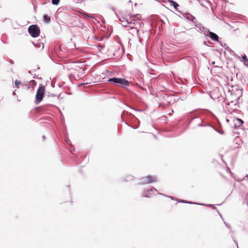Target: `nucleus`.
<instances>
[{
  "label": "nucleus",
  "mask_w": 248,
  "mask_h": 248,
  "mask_svg": "<svg viewBox=\"0 0 248 248\" xmlns=\"http://www.w3.org/2000/svg\"><path fill=\"white\" fill-rule=\"evenodd\" d=\"M10 64H13L14 63V62L13 60H11L10 61Z\"/></svg>",
  "instance_id": "7c9ffc66"
},
{
  "label": "nucleus",
  "mask_w": 248,
  "mask_h": 248,
  "mask_svg": "<svg viewBox=\"0 0 248 248\" xmlns=\"http://www.w3.org/2000/svg\"><path fill=\"white\" fill-rule=\"evenodd\" d=\"M60 2V0H52V3L53 5H57Z\"/></svg>",
  "instance_id": "4be33fe9"
},
{
  "label": "nucleus",
  "mask_w": 248,
  "mask_h": 248,
  "mask_svg": "<svg viewBox=\"0 0 248 248\" xmlns=\"http://www.w3.org/2000/svg\"><path fill=\"white\" fill-rule=\"evenodd\" d=\"M16 90H15L13 92V95H15L16 94Z\"/></svg>",
  "instance_id": "72a5a7b5"
},
{
  "label": "nucleus",
  "mask_w": 248,
  "mask_h": 248,
  "mask_svg": "<svg viewBox=\"0 0 248 248\" xmlns=\"http://www.w3.org/2000/svg\"><path fill=\"white\" fill-rule=\"evenodd\" d=\"M215 129H214V130L215 131L217 132L219 134H222V135H223L224 134V132L222 130L220 129H217V128H216L215 127Z\"/></svg>",
  "instance_id": "412c9836"
},
{
  "label": "nucleus",
  "mask_w": 248,
  "mask_h": 248,
  "mask_svg": "<svg viewBox=\"0 0 248 248\" xmlns=\"http://www.w3.org/2000/svg\"><path fill=\"white\" fill-rule=\"evenodd\" d=\"M195 26L197 28V30L203 33L205 36L208 35L207 33L208 32H209V30L205 28L202 24L197 23L195 25Z\"/></svg>",
  "instance_id": "0eeeda50"
},
{
  "label": "nucleus",
  "mask_w": 248,
  "mask_h": 248,
  "mask_svg": "<svg viewBox=\"0 0 248 248\" xmlns=\"http://www.w3.org/2000/svg\"><path fill=\"white\" fill-rule=\"evenodd\" d=\"M133 179V177L132 175H128L126 176L124 179H123V181H129Z\"/></svg>",
  "instance_id": "a211bd4d"
},
{
  "label": "nucleus",
  "mask_w": 248,
  "mask_h": 248,
  "mask_svg": "<svg viewBox=\"0 0 248 248\" xmlns=\"http://www.w3.org/2000/svg\"><path fill=\"white\" fill-rule=\"evenodd\" d=\"M203 44H204V45H205V46H209L208 45H207V44H206V41H204V42H203Z\"/></svg>",
  "instance_id": "473e14b6"
},
{
  "label": "nucleus",
  "mask_w": 248,
  "mask_h": 248,
  "mask_svg": "<svg viewBox=\"0 0 248 248\" xmlns=\"http://www.w3.org/2000/svg\"><path fill=\"white\" fill-rule=\"evenodd\" d=\"M28 32L31 37L36 38L40 35V30L37 25H31L28 28Z\"/></svg>",
  "instance_id": "20e7f679"
},
{
  "label": "nucleus",
  "mask_w": 248,
  "mask_h": 248,
  "mask_svg": "<svg viewBox=\"0 0 248 248\" xmlns=\"http://www.w3.org/2000/svg\"><path fill=\"white\" fill-rule=\"evenodd\" d=\"M119 20L121 22H123V21L121 20V18H119ZM121 24H122L123 26L124 27H129L131 29H134V27L133 26H131L130 25H127L125 24H123L122 23H121Z\"/></svg>",
  "instance_id": "aec40b11"
},
{
  "label": "nucleus",
  "mask_w": 248,
  "mask_h": 248,
  "mask_svg": "<svg viewBox=\"0 0 248 248\" xmlns=\"http://www.w3.org/2000/svg\"><path fill=\"white\" fill-rule=\"evenodd\" d=\"M123 17V19H124L126 23L128 24V22H129V20L126 17Z\"/></svg>",
  "instance_id": "a878e982"
},
{
  "label": "nucleus",
  "mask_w": 248,
  "mask_h": 248,
  "mask_svg": "<svg viewBox=\"0 0 248 248\" xmlns=\"http://www.w3.org/2000/svg\"><path fill=\"white\" fill-rule=\"evenodd\" d=\"M244 123V122L242 120L239 118H237L234 123V125L236 126H240Z\"/></svg>",
  "instance_id": "ddd939ff"
},
{
  "label": "nucleus",
  "mask_w": 248,
  "mask_h": 248,
  "mask_svg": "<svg viewBox=\"0 0 248 248\" xmlns=\"http://www.w3.org/2000/svg\"><path fill=\"white\" fill-rule=\"evenodd\" d=\"M144 197L146 198H150V196L149 194H147L144 196Z\"/></svg>",
  "instance_id": "c756f323"
},
{
  "label": "nucleus",
  "mask_w": 248,
  "mask_h": 248,
  "mask_svg": "<svg viewBox=\"0 0 248 248\" xmlns=\"http://www.w3.org/2000/svg\"><path fill=\"white\" fill-rule=\"evenodd\" d=\"M138 14H136V15H134L133 16H132L131 17H130V21H129V22H128V24H129V25H130L131 26H132V25L133 24H135V18H137L138 19H139V17H138Z\"/></svg>",
  "instance_id": "9b49d317"
},
{
  "label": "nucleus",
  "mask_w": 248,
  "mask_h": 248,
  "mask_svg": "<svg viewBox=\"0 0 248 248\" xmlns=\"http://www.w3.org/2000/svg\"><path fill=\"white\" fill-rule=\"evenodd\" d=\"M212 64H215V62H213L212 63Z\"/></svg>",
  "instance_id": "e433bc0d"
},
{
  "label": "nucleus",
  "mask_w": 248,
  "mask_h": 248,
  "mask_svg": "<svg viewBox=\"0 0 248 248\" xmlns=\"http://www.w3.org/2000/svg\"><path fill=\"white\" fill-rule=\"evenodd\" d=\"M230 54H231V55H233V56H236V57H238L239 59H240V57H239L238 56H237V55L236 54V53H235V52H234V51H233V50H232V51H231V53H230Z\"/></svg>",
  "instance_id": "5701e85b"
},
{
  "label": "nucleus",
  "mask_w": 248,
  "mask_h": 248,
  "mask_svg": "<svg viewBox=\"0 0 248 248\" xmlns=\"http://www.w3.org/2000/svg\"><path fill=\"white\" fill-rule=\"evenodd\" d=\"M194 112H189L188 115L189 117V120L187 124L191 125L193 129H196L198 127L206 126L211 127L213 129H215L213 125L205 121L204 117L201 116L199 114L194 113Z\"/></svg>",
  "instance_id": "f257e3e1"
},
{
  "label": "nucleus",
  "mask_w": 248,
  "mask_h": 248,
  "mask_svg": "<svg viewBox=\"0 0 248 248\" xmlns=\"http://www.w3.org/2000/svg\"><path fill=\"white\" fill-rule=\"evenodd\" d=\"M80 14H81L82 16L86 17H88V18H93L94 17L89 15L88 14H87V13L86 12H79Z\"/></svg>",
  "instance_id": "f3484780"
},
{
  "label": "nucleus",
  "mask_w": 248,
  "mask_h": 248,
  "mask_svg": "<svg viewBox=\"0 0 248 248\" xmlns=\"http://www.w3.org/2000/svg\"><path fill=\"white\" fill-rule=\"evenodd\" d=\"M69 140H66V142H68Z\"/></svg>",
  "instance_id": "a19ab883"
},
{
  "label": "nucleus",
  "mask_w": 248,
  "mask_h": 248,
  "mask_svg": "<svg viewBox=\"0 0 248 248\" xmlns=\"http://www.w3.org/2000/svg\"><path fill=\"white\" fill-rule=\"evenodd\" d=\"M21 83V81L18 80H16L15 81V87L18 89L19 88V85Z\"/></svg>",
  "instance_id": "6ab92c4d"
},
{
  "label": "nucleus",
  "mask_w": 248,
  "mask_h": 248,
  "mask_svg": "<svg viewBox=\"0 0 248 248\" xmlns=\"http://www.w3.org/2000/svg\"><path fill=\"white\" fill-rule=\"evenodd\" d=\"M226 50L228 52H229L231 53V51L232 50L230 48H229L228 46L227 47V48H225Z\"/></svg>",
  "instance_id": "bb28decb"
},
{
  "label": "nucleus",
  "mask_w": 248,
  "mask_h": 248,
  "mask_svg": "<svg viewBox=\"0 0 248 248\" xmlns=\"http://www.w3.org/2000/svg\"><path fill=\"white\" fill-rule=\"evenodd\" d=\"M208 206H209V207H212V208H213L214 209L216 208V207L213 204H208Z\"/></svg>",
  "instance_id": "cd10ccee"
},
{
  "label": "nucleus",
  "mask_w": 248,
  "mask_h": 248,
  "mask_svg": "<svg viewBox=\"0 0 248 248\" xmlns=\"http://www.w3.org/2000/svg\"><path fill=\"white\" fill-rule=\"evenodd\" d=\"M150 190H151V191H153V190H155V191H157L156 189L154 188V187H152L150 189H149L148 190H147V192H150Z\"/></svg>",
  "instance_id": "393cba45"
},
{
  "label": "nucleus",
  "mask_w": 248,
  "mask_h": 248,
  "mask_svg": "<svg viewBox=\"0 0 248 248\" xmlns=\"http://www.w3.org/2000/svg\"><path fill=\"white\" fill-rule=\"evenodd\" d=\"M185 17L188 20L192 21L193 23L196 24L197 22V20L193 16L191 15L190 14L187 13L184 15Z\"/></svg>",
  "instance_id": "1a4fd4ad"
},
{
  "label": "nucleus",
  "mask_w": 248,
  "mask_h": 248,
  "mask_svg": "<svg viewBox=\"0 0 248 248\" xmlns=\"http://www.w3.org/2000/svg\"><path fill=\"white\" fill-rule=\"evenodd\" d=\"M178 202H179L188 203V204H198V205H204L203 204L193 202H189V201H185V200H181L178 201Z\"/></svg>",
  "instance_id": "2eb2a0df"
},
{
  "label": "nucleus",
  "mask_w": 248,
  "mask_h": 248,
  "mask_svg": "<svg viewBox=\"0 0 248 248\" xmlns=\"http://www.w3.org/2000/svg\"><path fill=\"white\" fill-rule=\"evenodd\" d=\"M42 48H44V44H42Z\"/></svg>",
  "instance_id": "ea45409f"
},
{
  "label": "nucleus",
  "mask_w": 248,
  "mask_h": 248,
  "mask_svg": "<svg viewBox=\"0 0 248 248\" xmlns=\"http://www.w3.org/2000/svg\"><path fill=\"white\" fill-rule=\"evenodd\" d=\"M45 92V87L40 84L38 89H37L35 96L36 100L35 101V103L36 104H38L41 101H42L44 96Z\"/></svg>",
  "instance_id": "7ed1b4c3"
},
{
  "label": "nucleus",
  "mask_w": 248,
  "mask_h": 248,
  "mask_svg": "<svg viewBox=\"0 0 248 248\" xmlns=\"http://www.w3.org/2000/svg\"><path fill=\"white\" fill-rule=\"evenodd\" d=\"M32 43L35 46H36L37 45L35 44L33 42H32Z\"/></svg>",
  "instance_id": "f704fd0d"
},
{
  "label": "nucleus",
  "mask_w": 248,
  "mask_h": 248,
  "mask_svg": "<svg viewBox=\"0 0 248 248\" xmlns=\"http://www.w3.org/2000/svg\"><path fill=\"white\" fill-rule=\"evenodd\" d=\"M208 43H209V44H211V43L210 42V41H208Z\"/></svg>",
  "instance_id": "58836bf2"
},
{
  "label": "nucleus",
  "mask_w": 248,
  "mask_h": 248,
  "mask_svg": "<svg viewBox=\"0 0 248 248\" xmlns=\"http://www.w3.org/2000/svg\"><path fill=\"white\" fill-rule=\"evenodd\" d=\"M79 1H85V0H78Z\"/></svg>",
  "instance_id": "4c0bfd02"
},
{
  "label": "nucleus",
  "mask_w": 248,
  "mask_h": 248,
  "mask_svg": "<svg viewBox=\"0 0 248 248\" xmlns=\"http://www.w3.org/2000/svg\"><path fill=\"white\" fill-rule=\"evenodd\" d=\"M161 97L166 101V102L169 104H170V99L171 98V96H169L168 95L164 93L161 96Z\"/></svg>",
  "instance_id": "f8f14e48"
},
{
  "label": "nucleus",
  "mask_w": 248,
  "mask_h": 248,
  "mask_svg": "<svg viewBox=\"0 0 248 248\" xmlns=\"http://www.w3.org/2000/svg\"><path fill=\"white\" fill-rule=\"evenodd\" d=\"M158 194H159V195H161L164 196H165V197H168V198H170L172 200H174V199H173V198L172 197L167 196V195H165V194H162V193H158Z\"/></svg>",
  "instance_id": "b1692460"
},
{
  "label": "nucleus",
  "mask_w": 248,
  "mask_h": 248,
  "mask_svg": "<svg viewBox=\"0 0 248 248\" xmlns=\"http://www.w3.org/2000/svg\"><path fill=\"white\" fill-rule=\"evenodd\" d=\"M167 1L174 8L177 10L179 12H181L180 11L178 10L177 8L179 7V4L175 1L173 0H167Z\"/></svg>",
  "instance_id": "9d476101"
},
{
  "label": "nucleus",
  "mask_w": 248,
  "mask_h": 248,
  "mask_svg": "<svg viewBox=\"0 0 248 248\" xmlns=\"http://www.w3.org/2000/svg\"><path fill=\"white\" fill-rule=\"evenodd\" d=\"M242 62L246 66L248 65V59L247 56L245 54L242 55Z\"/></svg>",
  "instance_id": "4468645a"
},
{
  "label": "nucleus",
  "mask_w": 248,
  "mask_h": 248,
  "mask_svg": "<svg viewBox=\"0 0 248 248\" xmlns=\"http://www.w3.org/2000/svg\"><path fill=\"white\" fill-rule=\"evenodd\" d=\"M207 34L208 35L207 36H209L212 40L218 42H219V37L216 33L209 31V32H208Z\"/></svg>",
  "instance_id": "6e6552de"
},
{
  "label": "nucleus",
  "mask_w": 248,
  "mask_h": 248,
  "mask_svg": "<svg viewBox=\"0 0 248 248\" xmlns=\"http://www.w3.org/2000/svg\"><path fill=\"white\" fill-rule=\"evenodd\" d=\"M43 19L45 23L48 24L50 22L51 18L50 16H48L47 15H44L43 16Z\"/></svg>",
  "instance_id": "dca6fc26"
},
{
  "label": "nucleus",
  "mask_w": 248,
  "mask_h": 248,
  "mask_svg": "<svg viewBox=\"0 0 248 248\" xmlns=\"http://www.w3.org/2000/svg\"><path fill=\"white\" fill-rule=\"evenodd\" d=\"M108 82L116 86L126 88L129 85V82L127 79L121 78H111L108 79Z\"/></svg>",
  "instance_id": "f03ea898"
},
{
  "label": "nucleus",
  "mask_w": 248,
  "mask_h": 248,
  "mask_svg": "<svg viewBox=\"0 0 248 248\" xmlns=\"http://www.w3.org/2000/svg\"><path fill=\"white\" fill-rule=\"evenodd\" d=\"M42 138H43V140H45L46 139V137H45V136H44H44H43Z\"/></svg>",
  "instance_id": "c9c22d12"
},
{
  "label": "nucleus",
  "mask_w": 248,
  "mask_h": 248,
  "mask_svg": "<svg viewBox=\"0 0 248 248\" xmlns=\"http://www.w3.org/2000/svg\"><path fill=\"white\" fill-rule=\"evenodd\" d=\"M225 224L226 226L228 228H229V229H230V228H231V226H230L229 224L226 223V222H225Z\"/></svg>",
  "instance_id": "c85d7f7f"
},
{
  "label": "nucleus",
  "mask_w": 248,
  "mask_h": 248,
  "mask_svg": "<svg viewBox=\"0 0 248 248\" xmlns=\"http://www.w3.org/2000/svg\"><path fill=\"white\" fill-rule=\"evenodd\" d=\"M141 181L138 183V185H145L147 184H150L153 182H156L157 179L155 177L148 175L146 177H143L141 179Z\"/></svg>",
  "instance_id": "39448f33"
},
{
  "label": "nucleus",
  "mask_w": 248,
  "mask_h": 248,
  "mask_svg": "<svg viewBox=\"0 0 248 248\" xmlns=\"http://www.w3.org/2000/svg\"><path fill=\"white\" fill-rule=\"evenodd\" d=\"M219 43L221 44V46H222V47H224V46H226L225 44H224L223 45V44H222V43H221V42H219Z\"/></svg>",
  "instance_id": "2f4dec72"
},
{
  "label": "nucleus",
  "mask_w": 248,
  "mask_h": 248,
  "mask_svg": "<svg viewBox=\"0 0 248 248\" xmlns=\"http://www.w3.org/2000/svg\"><path fill=\"white\" fill-rule=\"evenodd\" d=\"M239 99V97H236L234 100H229L227 99L225 100L224 103L226 106H228L233 109H236V107L238 106Z\"/></svg>",
  "instance_id": "423d86ee"
}]
</instances>
